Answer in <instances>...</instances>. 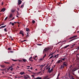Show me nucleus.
<instances>
[{"label":"nucleus","instance_id":"obj_20","mask_svg":"<svg viewBox=\"0 0 79 79\" xmlns=\"http://www.w3.org/2000/svg\"><path fill=\"white\" fill-rule=\"evenodd\" d=\"M69 78H70V79H71V74H70V73L69 74Z\"/></svg>","mask_w":79,"mask_h":79},{"label":"nucleus","instance_id":"obj_23","mask_svg":"<svg viewBox=\"0 0 79 79\" xmlns=\"http://www.w3.org/2000/svg\"><path fill=\"white\" fill-rule=\"evenodd\" d=\"M13 16V15L12 14H10V15L9 16L10 18H11Z\"/></svg>","mask_w":79,"mask_h":79},{"label":"nucleus","instance_id":"obj_14","mask_svg":"<svg viewBox=\"0 0 79 79\" xmlns=\"http://www.w3.org/2000/svg\"><path fill=\"white\" fill-rule=\"evenodd\" d=\"M53 54H54V53L51 52L50 53V54L49 55V56H48V57H49L50 56H52H52L53 55Z\"/></svg>","mask_w":79,"mask_h":79},{"label":"nucleus","instance_id":"obj_27","mask_svg":"<svg viewBox=\"0 0 79 79\" xmlns=\"http://www.w3.org/2000/svg\"><path fill=\"white\" fill-rule=\"evenodd\" d=\"M46 55H47V54H45L44 56L43 57V58H45L46 56Z\"/></svg>","mask_w":79,"mask_h":79},{"label":"nucleus","instance_id":"obj_55","mask_svg":"<svg viewBox=\"0 0 79 79\" xmlns=\"http://www.w3.org/2000/svg\"><path fill=\"white\" fill-rule=\"evenodd\" d=\"M13 69V68H11V69H10V71H12V70Z\"/></svg>","mask_w":79,"mask_h":79},{"label":"nucleus","instance_id":"obj_10","mask_svg":"<svg viewBox=\"0 0 79 79\" xmlns=\"http://www.w3.org/2000/svg\"><path fill=\"white\" fill-rule=\"evenodd\" d=\"M25 74V73H24V72H21L19 73V74H20L21 75H23V74Z\"/></svg>","mask_w":79,"mask_h":79},{"label":"nucleus","instance_id":"obj_43","mask_svg":"<svg viewBox=\"0 0 79 79\" xmlns=\"http://www.w3.org/2000/svg\"><path fill=\"white\" fill-rule=\"evenodd\" d=\"M0 70H1V71H4V70H5V69H0Z\"/></svg>","mask_w":79,"mask_h":79},{"label":"nucleus","instance_id":"obj_1","mask_svg":"<svg viewBox=\"0 0 79 79\" xmlns=\"http://www.w3.org/2000/svg\"><path fill=\"white\" fill-rule=\"evenodd\" d=\"M77 68H74L73 67H72V68H71V69H72L71 71V73L74 76H76V75L74 74V71H76V70H77Z\"/></svg>","mask_w":79,"mask_h":79},{"label":"nucleus","instance_id":"obj_12","mask_svg":"<svg viewBox=\"0 0 79 79\" xmlns=\"http://www.w3.org/2000/svg\"><path fill=\"white\" fill-rule=\"evenodd\" d=\"M5 10H6V9L3 8L1 10V11H5Z\"/></svg>","mask_w":79,"mask_h":79},{"label":"nucleus","instance_id":"obj_5","mask_svg":"<svg viewBox=\"0 0 79 79\" xmlns=\"http://www.w3.org/2000/svg\"><path fill=\"white\" fill-rule=\"evenodd\" d=\"M19 34H21L22 36H24V32H23V31H20Z\"/></svg>","mask_w":79,"mask_h":79},{"label":"nucleus","instance_id":"obj_13","mask_svg":"<svg viewBox=\"0 0 79 79\" xmlns=\"http://www.w3.org/2000/svg\"><path fill=\"white\" fill-rule=\"evenodd\" d=\"M26 31H27V32H29V29L28 28H26Z\"/></svg>","mask_w":79,"mask_h":79},{"label":"nucleus","instance_id":"obj_24","mask_svg":"<svg viewBox=\"0 0 79 79\" xmlns=\"http://www.w3.org/2000/svg\"><path fill=\"white\" fill-rule=\"evenodd\" d=\"M10 39H11V40H13V38H12L11 36H10Z\"/></svg>","mask_w":79,"mask_h":79},{"label":"nucleus","instance_id":"obj_11","mask_svg":"<svg viewBox=\"0 0 79 79\" xmlns=\"http://www.w3.org/2000/svg\"><path fill=\"white\" fill-rule=\"evenodd\" d=\"M64 68V66H63V65H61L60 66V69H63V68Z\"/></svg>","mask_w":79,"mask_h":79},{"label":"nucleus","instance_id":"obj_15","mask_svg":"<svg viewBox=\"0 0 79 79\" xmlns=\"http://www.w3.org/2000/svg\"><path fill=\"white\" fill-rule=\"evenodd\" d=\"M75 38H73V39L69 41V42H72V41H73V40H75Z\"/></svg>","mask_w":79,"mask_h":79},{"label":"nucleus","instance_id":"obj_59","mask_svg":"<svg viewBox=\"0 0 79 79\" xmlns=\"http://www.w3.org/2000/svg\"><path fill=\"white\" fill-rule=\"evenodd\" d=\"M40 73H41V72H38V74H40Z\"/></svg>","mask_w":79,"mask_h":79},{"label":"nucleus","instance_id":"obj_31","mask_svg":"<svg viewBox=\"0 0 79 79\" xmlns=\"http://www.w3.org/2000/svg\"><path fill=\"white\" fill-rule=\"evenodd\" d=\"M14 23H18V24H19V22H15Z\"/></svg>","mask_w":79,"mask_h":79},{"label":"nucleus","instance_id":"obj_21","mask_svg":"<svg viewBox=\"0 0 79 79\" xmlns=\"http://www.w3.org/2000/svg\"><path fill=\"white\" fill-rule=\"evenodd\" d=\"M4 30L5 32H7L8 31V30L6 29V28H5Z\"/></svg>","mask_w":79,"mask_h":79},{"label":"nucleus","instance_id":"obj_63","mask_svg":"<svg viewBox=\"0 0 79 79\" xmlns=\"http://www.w3.org/2000/svg\"><path fill=\"white\" fill-rule=\"evenodd\" d=\"M59 79V77H57V78H56V79Z\"/></svg>","mask_w":79,"mask_h":79},{"label":"nucleus","instance_id":"obj_48","mask_svg":"<svg viewBox=\"0 0 79 79\" xmlns=\"http://www.w3.org/2000/svg\"><path fill=\"white\" fill-rule=\"evenodd\" d=\"M12 26H14V23H11Z\"/></svg>","mask_w":79,"mask_h":79},{"label":"nucleus","instance_id":"obj_26","mask_svg":"<svg viewBox=\"0 0 79 79\" xmlns=\"http://www.w3.org/2000/svg\"><path fill=\"white\" fill-rule=\"evenodd\" d=\"M11 11L12 13H14V12H15V10H11Z\"/></svg>","mask_w":79,"mask_h":79},{"label":"nucleus","instance_id":"obj_18","mask_svg":"<svg viewBox=\"0 0 79 79\" xmlns=\"http://www.w3.org/2000/svg\"><path fill=\"white\" fill-rule=\"evenodd\" d=\"M69 45H66V46L64 47V48H67V47H69Z\"/></svg>","mask_w":79,"mask_h":79},{"label":"nucleus","instance_id":"obj_22","mask_svg":"<svg viewBox=\"0 0 79 79\" xmlns=\"http://www.w3.org/2000/svg\"><path fill=\"white\" fill-rule=\"evenodd\" d=\"M6 26V25H5L4 26H1V27H2V28H4V27H5Z\"/></svg>","mask_w":79,"mask_h":79},{"label":"nucleus","instance_id":"obj_47","mask_svg":"<svg viewBox=\"0 0 79 79\" xmlns=\"http://www.w3.org/2000/svg\"><path fill=\"white\" fill-rule=\"evenodd\" d=\"M31 77H33L34 78V75H31Z\"/></svg>","mask_w":79,"mask_h":79},{"label":"nucleus","instance_id":"obj_52","mask_svg":"<svg viewBox=\"0 0 79 79\" xmlns=\"http://www.w3.org/2000/svg\"><path fill=\"white\" fill-rule=\"evenodd\" d=\"M36 75H38V74H39L38 73H36Z\"/></svg>","mask_w":79,"mask_h":79},{"label":"nucleus","instance_id":"obj_33","mask_svg":"<svg viewBox=\"0 0 79 79\" xmlns=\"http://www.w3.org/2000/svg\"><path fill=\"white\" fill-rule=\"evenodd\" d=\"M4 63H6L7 64H10V63L9 62H4Z\"/></svg>","mask_w":79,"mask_h":79},{"label":"nucleus","instance_id":"obj_62","mask_svg":"<svg viewBox=\"0 0 79 79\" xmlns=\"http://www.w3.org/2000/svg\"><path fill=\"white\" fill-rule=\"evenodd\" d=\"M56 55H55L54 56V58H56Z\"/></svg>","mask_w":79,"mask_h":79},{"label":"nucleus","instance_id":"obj_53","mask_svg":"<svg viewBox=\"0 0 79 79\" xmlns=\"http://www.w3.org/2000/svg\"><path fill=\"white\" fill-rule=\"evenodd\" d=\"M75 45H76V44H74L73 45H72V46H73V47H74V46H75Z\"/></svg>","mask_w":79,"mask_h":79},{"label":"nucleus","instance_id":"obj_6","mask_svg":"<svg viewBox=\"0 0 79 79\" xmlns=\"http://www.w3.org/2000/svg\"><path fill=\"white\" fill-rule=\"evenodd\" d=\"M77 36L75 35V36H74L72 37H70L68 40H71V39H73V38H74V37H77Z\"/></svg>","mask_w":79,"mask_h":79},{"label":"nucleus","instance_id":"obj_46","mask_svg":"<svg viewBox=\"0 0 79 79\" xmlns=\"http://www.w3.org/2000/svg\"><path fill=\"white\" fill-rule=\"evenodd\" d=\"M13 61H16V60H13L12 59Z\"/></svg>","mask_w":79,"mask_h":79},{"label":"nucleus","instance_id":"obj_51","mask_svg":"<svg viewBox=\"0 0 79 79\" xmlns=\"http://www.w3.org/2000/svg\"><path fill=\"white\" fill-rule=\"evenodd\" d=\"M9 68H13V66H11L10 67H9Z\"/></svg>","mask_w":79,"mask_h":79},{"label":"nucleus","instance_id":"obj_7","mask_svg":"<svg viewBox=\"0 0 79 79\" xmlns=\"http://www.w3.org/2000/svg\"><path fill=\"white\" fill-rule=\"evenodd\" d=\"M18 5H20V4H21V3H22V1H21V0H18Z\"/></svg>","mask_w":79,"mask_h":79},{"label":"nucleus","instance_id":"obj_49","mask_svg":"<svg viewBox=\"0 0 79 79\" xmlns=\"http://www.w3.org/2000/svg\"><path fill=\"white\" fill-rule=\"evenodd\" d=\"M50 68H48V71H50Z\"/></svg>","mask_w":79,"mask_h":79},{"label":"nucleus","instance_id":"obj_50","mask_svg":"<svg viewBox=\"0 0 79 79\" xmlns=\"http://www.w3.org/2000/svg\"><path fill=\"white\" fill-rule=\"evenodd\" d=\"M41 67H42V68H43V67H44V65H41Z\"/></svg>","mask_w":79,"mask_h":79},{"label":"nucleus","instance_id":"obj_54","mask_svg":"<svg viewBox=\"0 0 79 79\" xmlns=\"http://www.w3.org/2000/svg\"><path fill=\"white\" fill-rule=\"evenodd\" d=\"M10 53H13V51H10Z\"/></svg>","mask_w":79,"mask_h":79},{"label":"nucleus","instance_id":"obj_17","mask_svg":"<svg viewBox=\"0 0 79 79\" xmlns=\"http://www.w3.org/2000/svg\"><path fill=\"white\" fill-rule=\"evenodd\" d=\"M22 60L24 62H26V61H27V60H26L24 59H23Z\"/></svg>","mask_w":79,"mask_h":79},{"label":"nucleus","instance_id":"obj_25","mask_svg":"<svg viewBox=\"0 0 79 79\" xmlns=\"http://www.w3.org/2000/svg\"><path fill=\"white\" fill-rule=\"evenodd\" d=\"M53 57V55L52 56L49 58V59H51V58H52Z\"/></svg>","mask_w":79,"mask_h":79},{"label":"nucleus","instance_id":"obj_2","mask_svg":"<svg viewBox=\"0 0 79 79\" xmlns=\"http://www.w3.org/2000/svg\"><path fill=\"white\" fill-rule=\"evenodd\" d=\"M50 48H46L44 49L43 51V54H45L46 52H48L49 50H50Z\"/></svg>","mask_w":79,"mask_h":79},{"label":"nucleus","instance_id":"obj_61","mask_svg":"<svg viewBox=\"0 0 79 79\" xmlns=\"http://www.w3.org/2000/svg\"><path fill=\"white\" fill-rule=\"evenodd\" d=\"M72 66H73L72 65H71L70 67V68H71V67H72Z\"/></svg>","mask_w":79,"mask_h":79},{"label":"nucleus","instance_id":"obj_28","mask_svg":"<svg viewBox=\"0 0 79 79\" xmlns=\"http://www.w3.org/2000/svg\"><path fill=\"white\" fill-rule=\"evenodd\" d=\"M32 23H33V24H34V23H35V21L32 20Z\"/></svg>","mask_w":79,"mask_h":79},{"label":"nucleus","instance_id":"obj_40","mask_svg":"<svg viewBox=\"0 0 79 79\" xmlns=\"http://www.w3.org/2000/svg\"><path fill=\"white\" fill-rule=\"evenodd\" d=\"M61 60H63V61H64V58H62V59H61Z\"/></svg>","mask_w":79,"mask_h":79},{"label":"nucleus","instance_id":"obj_57","mask_svg":"<svg viewBox=\"0 0 79 79\" xmlns=\"http://www.w3.org/2000/svg\"><path fill=\"white\" fill-rule=\"evenodd\" d=\"M10 69V67H9V68L7 69V70H9V69Z\"/></svg>","mask_w":79,"mask_h":79},{"label":"nucleus","instance_id":"obj_29","mask_svg":"<svg viewBox=\"0 0 79 79\" xmlns=\"http://www.w3.org/2000/svg\"><path fill=\"white\" fill-rule=\"evenodd\" d=\"M8 19V17H7L5 19V21H6V19Z\"/></svg>","mask_w":79,"mask_h":79},{"label":"nucleus","instance_id":"obj_19","mask_svg":"<svg viewBox=\"0 0 79 79\" xmlns=\"http://www.w3.org/2000/svg\"><path fill=\"white\" fill-rule=\"evenodd\" d=\"M0 66L1 67H2V68H5V65H0Z\"/></svg>","mask_w":79,"mask_h":79},{"label":"nucleus","instance_id":"obj_9","mask_svg":"<svg viewBox=\"0 0 79 79\" xmlns=\"http://www.w3.org/2000/svg\"><path fill=\"white\" fill-rule=\"evenodd\" d=\"M48 77V76H46L45 77H44V79H50V77H49V78H47V77Z\"/></svg>","mask_w":79,"mask_h":79},{"label":"nucleus","instance_id":"obj_45","mask_svg":"<svg viewBox=\"0 0 79 79\" xmlns=\"http://www.w3.org/2000/svg\"><path fill=\"white\" fill-rule=\"evenodd\" d=\"M24 6V5H23H23H22L21 6V8H22V7H23V6Z\"/></svg>","mask_w":79,"mask_h":79},{"label":"nucleus","instance_id":"obj_64","mask_svg":"<svg viewBox=\"0 0 79 79\" xmlns=\"http://www.w3.org/2000/svg\"><path fill=\"white\" fill-rule=\"evenodd\" d=\"M77 48L78 50H79V46L78 47H77Z\"/></svg>","mask_w":79,"mask_h":79},{"label":"nucleus","instance_id":"obj_30","mask_svg":"<svg viewBox=\"0 0 79 79\" xmlns=\"http://www.w3.org/2000/svg\"><path fill=\"white\" fill-rule=\"evenodd\" d=\"M66 41H67V40H65L63 41L62 42H66Z\"/></svg>","mask_w":79,"mask_h":79},{"label":"nucleus","instance_id":"obj_36","mask_svg":"<svg viewBox=\"0 0 79 79\" xmlns=\"http://www.w3.org/2000/svg\"><path fill=\"white\" fill-rule=\"evenodd\" d=\"M29 36V34H27V35L26 36V37H28Z\"/></svg>","mask_w":79,"mask_h":79},{"label":"nucleus","instance_id":"obj_16","mask_svg":"<svg viewBox=\"0 0 79 79\" xmlns=\"http://www.w3.org/2000/svg\"><path fill=\"white\" fill-rule=\"evenodd\" d=\"M53 69H51L49 70V73H51L52 72V71H53Z\"/></svg>","mask_w":79,"mask_h":79},{"label":"nucleus","instance_id":"obj_32","mask_svg":"<svg viewBox=\"0 0 79 79\" xmlns=\"http://www.w3.org/2000/svg\"><path fill=\"white\" fill-rule=\"evenodd\" d=\"M31 59H32V57L31 56L29 58V60H30Z\"/></svg>","mask_w":79,"mask_h":79},{"label":"nucleus","instance_id":"obj_44","mask_svg":"<svg viewBox=\"0 0 79 79\" xmlns=\"http://www.w3.org/2000/svg\"><path fill=\"white\" fill-rule=\"evenodd\" d=\"M15 19V17H13V18L12 19L10 20V21H11V20H13V19Z\"/></svg>","mask_w":79,"mask_h":79},{"label":"nucleus","instance_id":"obj_4","mask_svg":"<svg viewBox=\"0 0 79 79\" xmlns=\"http://www.w3.org/2000/svg\"><path fill=\"white\" fill-rule=\"evenodd\" d=\"M23 78L24 79H31V77H30L28 75H26V76H25L23 77Z\"/></svg>","mask_w":79,"mask_h":79},{"label":"nucleus","instance_id":"obj_60","mask_svg":"<svg viewBox=\"0 0 79 79\" xmlns=\"http://www.w3.org/2000/svg\"><path fill=\"white\" fill-rule=\"evenodd\" d=\"M24 42H25V41H27V40H23Z\"/></svg>","mask_w":79,"mask_h":79},{"label":"nucleus","instance_id":"obj_35","mask_svg":"<svg viewBox=\"0 0 79 79\" xmlns=\"http://www.w3.org/2000/svg\"><path fill=\"white\" fill-rule=\"evenodd\" d=\"M71 78H72V79H75L74 78H73V76L72 75L71 76Z\"/></svg>","mask_w":79,"mask_h":79},{"label":"nucleus","instance_id":"obj_42","mask_svg":"<svg viewBox=\"0 0 79 79\" xmlns=\"http://www.w3.org/2000/svg\"><path fill=\"white\" fill-rule=\"evenodd\" d=\"M8 50H11V48H8Z\"/></svg>","mask_w":79,"mask_h":79},{"label":"nucleus","instance_id":"obj_8","mask_svg":"<svg viewBox=\"0 0 79 79\" xmlns=\"http://www.w3.org/2000/svg\"><path fill=\"white\" fill-rule=\"evenodd\" d=\"M61 62H63V60H62L61 59L60 60H59L57 61V63H60Z\"/></svg>","mask_w":79,"mask_h":79},{"label":"nucleus","instance_id":"obj_56","mask_svg":"<svg viewBox=\"0 0 79 79\" xmlns=\"http://www.w3.org/2000/svg\"><path fill=\"white\" fill-rule=\"evenodd\" d=\"M40 61H42V58H40Z\"/></svg>","mask_w":79,"mask_h":79},{"label":"nucleus","instance_id":"obj_34","mask_svg":"<svg viewBox=\"0 0 79 79\" xmlns=\"http://www.w3.org/2000/svg\"><path fill=\"white\" fill-rule=\"evenodd\" d=\"M37 45H39V46H40V45H42V44H37Z\"/></svg>","mask_w":79,"mask_h":79},{"label":"nucleus","instance_id":"obj_37","mask_svg":"<svg viewBox=\"0 0 79 79\" xmlns=\"http://www.w3.org/2000/svg\"><path fill=\"white\" fill-rule=\"evenodd\" d=\"M33 59L34 60H35V61H36L37 60V59H35V57H33Z\"/></svg>","mask_w":79,"mask_h":79},{"label":"nucleus","instance_id":"obj_3","mask_svg":"<svg viewBox=\"0 0 79 79\" xmlns=\"http://www.w3.org/2000/svg\"><path fill=\"white\" fill-rule=\"evenodd\" d=\"M62 64L64 67H66L68 66V62H64Z\"/></svg>","mask_w":79,"mask_h":79},{"label":"nucleus","instance_id":"obj_41","mask_svg":"<svg viewBox=\"0 0 79 79\" xmlns=\"http://www.w3.org/2000/svg\"><path fill=\"white\" fill-rule=\"evenodd\" d=\"M29 60V61H31V62L33 61V60H32L31 59H30V60Z\"/></svg>","mask_w":79,"mask_h":79},{"label":"nucleus","instance_id":"obj_39","mask_svg":"<svg viewBox=\"0 0 79 79\" xmlns=\"http://www.w3.org/2000/svg\"><path fill=\"white\" fill-rule=\"evenodd\" d=\"M17 13L18 15H19V12H18V11H17Z\"/></svg>","mask_w":79,"mask_h":79},{"label":"nucleus","instance_id":"obj_38","mask_svg":"<svg viewBox=\"0 0 79 79\" xmlns=\"http://www.w3.org/2000/svg\"><path fill=\"white\" fill-rule=\"evenodd\" d=\"M3 25H4V23L1 24L0 25V26H2Z\"/></svg>","mask_w":79,"mask_h":79},{"label":"nucleus","instance_id":"obj_58","mask_svg":"<svg viewBox=\"0 0 79 79\" xmlns=\"http://www.w3.org/2000/svg\"><path fill=\"white\" fill-rule=\"evenodd\" d=\"M28 37H26V36H25V37L24 38V39H27Z\"/></svg>","mask_w":79,"mask_h":79}]
</instances>
